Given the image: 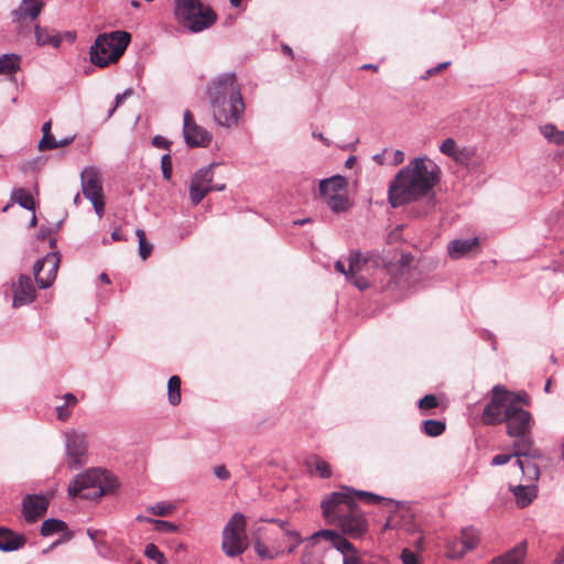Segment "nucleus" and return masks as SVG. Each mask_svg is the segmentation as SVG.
Returning <instances> with one entry per match:
<instances>
[{"instance_id":"53","label":"nucleus","mask_w":564,"mask_h":564,"mask_svg":"<svg viewBox=\"0 0 564 564\" xmlns=\"http://www.w3.org/2000/svg\"><path fill=\"white\" fill-rule=\"evenodd\" d=\"M449 64H451L449 62H444V63H441V64H438L437 66H435L433 68H430L426 72V77H432V76L438 74L443 69L447 68L449 66Z\"/></svg>"},{"instance_id":"34","label":"nucleus","mask_w":564,"mask_h":564,"mask_svg":"<svg viewBox=\"0 0 564 564\" xmlns=\"http://www.w3.org/2000/svg\"><path fill=\"white\" fill-rule=\"evenodd\" d=\"M167 397L169 402L172 405H178L181 403V378L178 376H172L167 381Z\"/></svg>"},{"instance_id":"18","label":"nucleus","mask_w":564,"mask_h":564,"mask_svg":"<svg viewBox=\"0 0 564 564\" xmlns=\"http://www.w3.org/2000/svg\"><path fill=\"white\" fill-rule=\"evenodd\" d=\"M279 525L280 530L272 534L273 543H281L285 547V553H292L300 545L302 539L297 531L292 530L288 523L281 520H271Z\"/></svg>"},{"instance_id":"47","label":"nucleus","mask_w":564,"mask_h":564,"mask_svg":"<svg viewBox=\"0 0 564 564\" xmlns=\"http://www.w3.org/2000/svg\"><path fill=\"white\" fill-rule=\"evenodd\" d=\"M419 409L421 411H427L438 405V400L434 394H426L419 401Z\"/></svg>"},{"instance_id":"12","label":"nucleus","mask_w":564,"mask_h":564,"mask_svg":"<svg viewBox=\"0 0 564 564\" xmlns=\"http://www.w3.org/2000/svg\"><path fill=\"white\" fill-rule=\"evenodd\" d=\"M313 542L323 539L329 541L332 545L343 554V564H362L361 557L355 545L336 530H319L310 538Z\"/></svg>"},{"instance_id":"39","label":"nucleus","mask_w":564,"mask_h":564,"mask_svg":"<svg viewBox=\"0 0 564 564\" xmlns=\"http://www.w3.org/2000/svg\"><path fill=\"white\" fill-rule=\"evenodd\" d=\"M543 135L555 144L564 143V131L558 130L554 124H545L542 128Z\"/></svg>"},{"instance_id":"42","label":"nucleus","mask_w":564,"mask_h":564,"mask_svg":"<svg viewBox=\"0 0 564 564\" xmlns=\"http://www.w3.org/2000/svg\"><path fill=\"white\" fill-rule=\"evenodd\" d=\"M135 235L139 240V253L143 260H147L152 252V245L147 241L145 232L143 229H137Z\"/></svg>"},{"instance_id":"35","label":"nucleus","mask_w":564,"mask_h":564,"mask_svg":"<svg viewBox=\"0 0 564 564\" xmlns=\"http://www.w3.org/2000/svg\"><path fill=\"white\" fill-rule=\"evenodd\" d=\"M67 531V524L58 519H47L41 525V534L43 536H50L57 532Z\"/></svg>"},{"instance_id":"38","label":"nucleus","mask_w":564,"mask_h":564,"mask_svg":"<svg viewBox=\"0 0 564 564\" xmlns=\"http://www.w3.org/2000/svg\"><path fill=\"white\" fill-rule=\"evenodd\" d=\"M446 425L442 421L426 420L423 422V431L427 436L436 437L444 433Z\"/></svg>"},{"instance_id":"49","label":"nucleus","mask_w":564,"mask_h":564,"mask_svg":"<svg viewBox=\"0 0 564 564\" xmlns=\"http://www.w3.org/2000/svg\"><path fill=\"white\" fill-rule=\"evenodd\" d=\"M403 564H420L417 555L409 549H404L401 554Z\"/></svg>"},{"instance_id":"31","label":"nucleus","mask_w":564,"mask_h":564,"mask_svg":"<svg viewBox=\"0 0 564 564\" xmlns=\"http://www.w3.org/2000/svg\"><path fill=\"white\" fill-rule=\"evenodd\" d=\"M510 489L517 499L518 506L521 508L529 506L536 496L534 486L519 485Z\"/></svg>"},{"instance_id":"24","label":"nucleus","mask_w":564,"mask_h":564,"mask_svg":"<svg viewBox=\"0 0 564 564\" xmlns=\"http://www.w3.org/2000/svg\"><path fill=\"white\" fill-rule=\"evenodd\" d=\"M479 245L478 238L457 239L448 243L447 251L451 258L459 259L469 254V252Z\"/></svg>"},{"instance_id":"19","label":"nucleus","mask_w":564,"mask_h":564,"mask_svg":"<svg viewBox=\"0 0 564 564\" xmlns=\"http://www.w3.org/2000/svg\"><path fill=\"white\" fill-rule=\"evenodd\" d=\"M87 447L88 444L85 434L78 432L67 434V455L73 465L79 466L84 464L83 457L87 452Z\"/></svg>"},{"instance_id":"59","label":"nucleus","mask_w":564,"mask_h":564,"mask_svg":"<svg viewBox=\"0 0 564 564\" xmlns=\"http://www.w3.org/2000/svg\"><path fill=\"white\" fill-rule=\"evenodd\" d=\"M356 162H357L356 156H349L345 162V166L348 169H351L356 164Z\"/></svg>"},{"instance_id":"23","label":"nucleus","mask_w":564,"mask_h":564,"mask_svg":"<svg viewBox=\"0 0 564 564\" xmlns=\"http://www.w3.org/2000/svg\"><path fill=\"white\" fill-rule=\"evenodd\" d=\"M26 543L23 534H17L12 530L0 527V550L11 552L21 549Z\"/></svg>"},{"instance_id":"30","label":"nucleus","mask_w":564,"mask_h":564,"mask_svg":"<svg viewBox=\"0 0 564 564\" xmlns=\"http://www.w3.org/2000/svg\"><path fill=\"white\" fill-rule=\"evenodd\" d=\"M413 259L414 258L411 253H402L397 264L387 263L381 268V270H386L387 273L391 274L393 278L403 275L409 272Z\"/></svg>"},{"instance_id":"58","label":"nucleus","mask_w":564,"mask_h":564,"mask_svg":"<svg viewBox=\"0 0 564 564\" xmlns=\"http://www.w3.org/2000/svg\"><path fill=\"white\" fill-rule=\"evenodd\" d=\"M313 137L318 139L319 141H322L326 147H329L330 145V141L329 139H327L326 137H324L323 133H317V132H313Z\"/></svg>"},{"instance_id":"14","label":"nucleus","mask_w":564,"mask_h":564,"mask_svg":"<svg viewBox=\"0 0 564 564\" xmlns=\"http://www.w3.org/2000/svg\"><path fill=\"white\" fill-rule=\"evenodd\" d=\"M59 262L61 256L56 251L47 253L35 262L33 273L39 288L46 289L52 285L57 275Z\"/></svg>"},{"instance_id":"27","label":"nucleus","mask_w":564,"mask_h":564,"mask_svg":"<svg viewBox=\"0 0 564 564\" xmlns=\"http://www.w3.org/2000/svg\"><path fill=\"white\" fill-rule=\"evenodd\" d=\"M35 40L36 44L40 46L52 45L54 47H58L62 43V37L55 31H52L47 28H42L40 25H35Z\"/></svg>"},{"instance_id":"44","label":"nucleus","mask_w":564,"mask_h":564,"mask_svg":"<svg viewBox=\"0 0 564 564\" xmlns=\"http://www.w3.org/2000/svg\"><path fill=\"white\" fill-rule=\"evenodd\" d=\"M144 554L154 561H156L158 564H163L165 562V557L163 553L158 549L156 545L149 543L145 546Z\"/></svg>"},{"instance_id":"16","label":"nucleus","mask_w":564,"mask_h":564,"mask_svg":"<svg viewBox=\"0 0 564 564\" xmlns=\"http://www.w3.org/2000/svg\"><path fill=\"white\" fill-rule=\"evenodd\" d=\"M48 499L41 495H28L22 501V514L26 522L33 523L42 518L48 508Z\"/></svg>"},{"instance_id":"41","label":"nucleus","mask_w":564,"mask_h":564,"mask_svg":"<svg viewBox=\"0 0 564 564\" xmlns=\"http://www.w3.org/2000/svg\"><path fill=\"white\" fill-rule=\"evenodd\" d=\"M466 553V547L462 544L460 539L448 541L446 545V555L451 558H460Z\"/></svg>"},{"instance_id":"63","label":"nucleus","mask_w":564,"mask_h":564,"mask_svg":"<svg viewBox=\"0 0 564 564\" xmlns=\"http://www.w3.org/2000/svg\"><path fill=\"white\" fill-rule=\"evenodd\" d=\"M311 219L310 218H305V219H299V220H295L294 221V225H304V224H307L310 223Z\"/></svg>"},{"instance_id":"11","label":"nucleus","mask_w":564,"mask_h":564,"mask_svg":"<svg viewBox=\"0 0 564 564\" xmlns=\"http://www.w3.org/2000/svg\"><path fill=\"white\" fill-rule=\"evenodd\" d=\"M84 196L89 199L97 215L101 218L105 212V196L101 175L96 167H85L80 174Z\"/></svg>"},{"instance_id":"3","label":"nucleus","mask_w":564,"mask_h":564,"mask_svg":"<svg viewBox=\"0 0 564 564\" xmlns=\"http://www.w3.org/2000/svg\"><path fill=\"white\" fill-rule=\"evenodd\" d=\"M440 167L427 158H415L401 169L388 191L389 202L399 207L426 196L440 181Z\"/></svg>"},{"instance_id":"61","label":"nucleus","mask_w":564,"mask_h":564,"mask_svg":"<svg viewBox=\"0 0 564 564\" xmlns=\"http://www.w3.org/2000/svg\"><path fill=\"white\" fill-rule=\"evenodd\" d=\"M361 69H369L372 72H378V66L375 64H365L361 66Z\"/></svg>"},{"instance_id":"26","label":"nucleus","mask_w":564,"mask_h":564,"mask_svg":"<svg viewBox=\"0 0 564 564\" xmlns=\"http://www.w3.org/2000/svg\"><path fill=\"white\" fill-rule=\"evenodd\" d=\"M305 466L311 474H316L321 478H330L333 475L329 464L316 455L310 456L305 460Z\"/></svg>"},{"instance_id":"60","label":"nucleus","mask_w":564,"mask_h":564,"mask_svg":"<svg viewBox=\"0 0 564 564\" xmlns=\"http://www.w3.org/2000/svg\"><path fill=\"white\" fill-rule=\"evenodd\" d=\"M402 228L398 227L394 231L389 235V240L398 239Z\"/></svg>"},{"instance_id":"15","label":"nucleus","mask_w":564,"mask_h":564,"mask_svg":"<svg viewBox=\"0 0 564 564\" xmlns=\"http://www.w3.org/2000/svg\"><path fill=\"white\" fill-rule=\"evenodd\" d=\"M184 138L189 147H207L212 141V134L195 123L189 110L184 112Z\"/></svg>"},{"instance_id":"33","label":"nucleus","mask_w":564,"mask_h":564,"mask_svg":"<svg viewBox=\"0 0 564 564\" xmlns=\"http://www.w3.org/2000/svg\"><path fill=\"white\" fill-rule=\"evenodd\" d=\"M21 58L17 54H4L0 56V74L11 75L20 69Z\"/></svg>"},{"instance_id":"48","label":"nucleus","mask_w":564,"mask_h":564,"mask_svg":"<svg viewBox=\"0 0 564 564\" xmlns=\"http://www.w3.org/2000/svg\"><path fill=\"white\" fill-rule=\"evenodd\" d=\"M162 174L165 180L172 177V158L170 154H164L161 159Z\"/></svg>"},{"instance_id":"43","label":"nucleus","mask_w":564,"mask_h":564,"mask_svg":"<svg viewBox=\"0 0 564 564\" xmlns=\"http://www.w3.org/2000/svg\"><path fill=\"white\" fill-rule=\"evenodd\" d=\"M475 156V152L469 148H458L452 159L462 165H468Z\"/></svg>"},{"instance_id":"62","label":"nucleus","mask_w":564,"mask_h":564,"mask_svg":"<svg viewBox=\"0 0 564 564\" xmlns=\"http://www.w3.org/2000/svg\"><path fill=\"white\" fill-rule=\"evenodd\" d=\"M99 279H100L104 283H106V284H109V283H110V279H109V276H108V274H107V273H101V274H100V276H99Z\"/></svg>"},{"instance_id":"50","label":"nucleus","mask_w":564,"mask_h":564,"mask_svg":"<svg viewBox=\"0 0 564 564\" xmlns=\"http://www.w3.org/2000/svg\"><path fill=\"white\" fill-rule=\"evenodd\" d=\"M214 475L221 480H227L230 478V473L225 465H218L214 467Z\"/></svg>"},{"instance_id":"6","label":"nucleus","mask_w":564,"mask_h":564,"mask_svg":"<svg viewBox=\"0 0 564 564\" xmlns=\"http://www.w3.org/2000/svg\"><path fill=\"white\" fill-rule=\"evenodd\" d=\"M130 40L131 35L126 31L100 34L90 47L91 62L100 67L117 62L127 50Z\"/></svg>"},{"instance_id":"54","label":"nucleus","mask_w":564,"mask_h":564,"mask_svg":"<svg viewBox=\"0 0 564 564\" xmlns=\"http://www.w3.org/2000/svg\"><path fill=\"white\" fill-rule=\"evenodd\" d=\"M131 94V90L128 89L126 90L123 94H120V95H117L116 97V104L115 106L111 108L110 112H109V116H111L116 109L121 105V102Z\"/></svg>"},{"instance_id":"20","label":"nucleus","mask_w":564,"mask_h":564,"mask_svg":"<svg viewBox=\"0 0 564 564\" xmlns=\"http://www.w3.org/2000/svg\"><path fill=\"white\" fill-rule=\"evenodd\" d=\"M45 3L42 0H22L18 9L12 11V20L22 24L26 21H34L41 14Z\"/></svg>"},{"instance_id":"5","label":"nucleus","mask_w":564,"mask_h":564,"mask_svg":"<svg viewBox=\"0 0 564 564\" xmlns=\"http://www.w3.org/2000/svg\"><path fill=\"white\" fill-rule=\"evenodd\" d=\"M176 22L186 30L197 33L215 24L216 12L200 0H174Z\"/></svg>"},{"instance_id":"2","label":"nucleus","mask_w":564,"mask_h":564,"mask_svg":"<svg viewBox=\"0 0 564 564\" xmlns=\"http://www.w3.org/2000/svg\"><path fill=\"white\" fill-rule=\"evenodd\" d=\"M529 404L530 397L527 392H513L497 384L491 390V398L482 411L481 421L486 425L505 422L510 437L529 436L534 424L532 414L523 409V405Z\"/></svg>"},{"instance_id":"29","label":"nucleus","mask_w":564,"mask_h":564,"mask_svg":"<svg viewBox=\"0 0 564 564\" xmlns=\"http://www.w3.org/2000/svg\"><path fill=\"white\" fill-rule=\"evenodd\" d=\"M373 161L379 165L397 166L404 160V153L401 150L384 149L380 153L373 155Z\"/></svg>"},{"instance_id":"22","label":"nucleus","mask_w":564,"mask_h":564,"mask_svg":"<svg viewBox=\"0 0 564 564\" xmlns=\"http://www.w3.org/2000/svg\"><path fill=\"white\" fill-rule=\"evenodd\" d=\"M254 550L262 560H274L285 553L284 545L273 543L271 536L267 540H257Z\"/></svg>"},{"instance_id":"57","label":"nucleus","mask_w":564,"mask_h":564,"mask_svg":"<svg viewBox=\"0 0 564 564\" xmlns=\"http://www.w3.org/2000/svg\"><path fill=\"white\" fill-rule=\"evenodd\" d=\"M111 239L113 241H123L126 240V238L122 236L121 234V229L120 227L116 228L112 232H111Z\"/></svg>"},{"instance_id":"4","label":"nucleus","mask_w":564,"mask_h":564,"mask_svg":"<svg viewBox=\"0 0 564 564\" xmlns=\"http://www.w3.org/2000/svg\"><path fill=\"white\" fill-rule=\"evenodd\" d=\"M214 120L223 127L237 126L245 111L241 87L234 73L221 74L207 86Z\"/></svg>"},{"instance_id":"32","label":"nucleus","mask_w":564,"mask_h":564,"mask_svg":"<svg viewBox=\"0 0 564 564\" xmlns=\"http://www.w3.org/2000/svg\"><path fill=\"white\" fill-rule=\"evenodd\" d=\"M525 554V545L521 543L507 554L494 560L492 564H521Z\"/></svg>"},{"instance_id":"7","label":"nucleus","mask_w":564,"mask_h":564,"mask_svg":"<svg viewBox=\"0 0 564 564\" xmlns=\"http://www.w3.org/2000/svg\"><path fill=\"white\" fill-rule=\"evenodd\" d=\"M116 481L108 478V475L99 469H89L78 475L68 486V495L88 500H97L104 495L112 491Z\"/></svg>"},{"instance_id":"45","label":"nucleus","mask_w":564,"mask_h":564,"mask_svg":"<svg viewBox=\"0 0 564 564\" xmlns=\"http://www.w3.org/2000/svg\"><path fill=\"white\" fill-rule=\"evenodd\" d=\"M174 510V506L166 503H158L148 508V511L158 517L170 516Z\"/></svg>"},{"instance_id":"37","label":"nucleus","mask_w":564,"mask_h":564,"mask_svg":"<svg viewBox=\"0 0 564 564\" xmlns=\"http://www.w3.org/2000/svg\"><path fill=\"white\" fill-rule=\"evenodd\" d=\"M14 200L25 209L34 210L35 202L33 196L25 189L20 188L13 193Z\"/></svg>"},{"instance_id":"25","label":"nucleus","mask_w":564,"mask_h":564,"mask_svg":"<svg viewBox=\"0 0 564 564\" xmlns=\"http://www.w3.org/2000/svg\"><path fill=\"white\" fill-rule=\"evenodd\" d=\"M519 441L514 442V452H513V456L517 457V459L519 458H525V457H541L542 454L540 452V449L535 448L533 446V443L531 441V438H529L528 436H523V437H518Z\"/></svg>"},{"instance_id":"10","label":"nucleus","mask_w":564,"mask_h":564,"mask_svg":"<svg viewBox=\"0 0 564 564\" xmlns=\"http://www.w3.org/2000/svg\"><path fill=\"white\" fill-rule=\"evenodd\" d=\"M246 518L240 513H235L223 532V550L229 556L241 554L246 547Z\"/></svg>"},{"instance_id":"1","label":"nucleus","mask_w":564,"mask_h":564,"mask_svg":"<svg viewBox=\"0 0 564 564\" xmlns=\"http://www.w3.org/2000/svg\"><path fill=\"white\" fill-rule=\"evenodd\" d=\"M356 499L368 505H392L393 500L372 492L344 487L343 491L327 496L321 505L325 521L337 527L340 534L351 539H360L368 531V521L356 502Z\"/></svg>"},{"instance_id":"64","label":"nucleus","mask_w":564,"mask_h":564,"mask_svg":"<svg viewBox=\"0 0 564 564\" xmlns=\"http://www.w3.org/2000/svg\"><path fill=\"white\" fill-rule=\"evenodd\" d=\"M232 7H239L242 0H229Z\"/></svg>"},{"instance_id":"40","label":"nucleus","mask_w":564,"mask_h":564,"mask_svg":"<svg viewBox=\"0 0 564 564\" xmlns=\"http://www.w3.org/2000/svg\"><path fill=\"white\" fill-rule=\"evenodd\" d=\"M137 520L138 521H148L150 523H153L154 524V529L156 531H159V532L173 533V532L177 531V527L174 523L169 522V521L153 520V519L145 518V517H142V516H138Z\"/></svg>"},{"instance_id":"21","label":"nucleus","mask_w":564,"mask_h":564,"mask_svg":"<svg viewBox=\"0 0 564 564\" xmlns=\"http://www.w3.org/2000/svg\"><path fill=\"white\" fill-rule=\"evenodd\" d=\"M52 122L46 121L43 123L42 132L43 137L39 142V150L40 151H46V150H54L58 148H63L72 143L75 139L74 135L67 137L65 139H62L57 141L54 135L51 132Z\"/></svg>"},{"instance_id":"13","label":"nucleus","mask_w":564,"mask_h":564,"mask_svg":"<svg viewBox=\"0 0 564 564\" xmlns=\"http://www.w3.org/2000/svg\"><path fill=\"white\" fill-rule=\"evenodd\" d=\"M214 164L208 167L198 170L192 181L189 186V198L193 205H198L204 197L210 193L212 191H224L225 185H213L214 178Z\"/></svg>"},{"instance_id":"56","label":"nucleus","mask_w":564,"mask_h":564,"mask_svg":"<svg viewBox=\"0 0 564 564\" xmlns=\"http://www.w3.org/2000/svg\"><path fill=\"white\" fill-rule=\"evenodd\" d=\"M64 400L65 404L68 406H75L77 403V398L73 393H66Z\"/></svg>"},{"instance_id":"8","label":"nucleus","mask_w":564,"mask_h":564,"mask_svg":"<svg viewBox=\"0 0 564 564\" xmlns=\"http://www.w3.org/2000/svg\"><path fill=\"white\" fill-rule=\"evenodd\" d=\"M349 265L346 270L345 264L341 261L335 263V269L339 273L346 275V278L359 290H366L371 284L370 270L379 268V258H361L360 253L351 252L349 256Z\"/></svg>"},{"instance_id":"28","label":"nucleus","mask_w":564,"mask_h":564,"mask_svg":"<svg viewBox=\"0 0 564 564\" xmlns=\"http://www.w3.org/2000/svg\"><path fill=\"white\" fill-rule=\"evenodd\" d=\"M540 457H525V458H519L517 459V464L519 468L521 469L523 477L528 481H535L540 477V468L536 463V459Z\"/></svg>"},{"instance_id":"55","label":"nucleus","mask_w":564,"mask_h":564,"mask_svg":"<svg viewBox=\"0 0 564 564\" xmlns=\"http://www.w3.org/2000/svg\"><path fill=\"white\" fill-rule=\"evenodd\" d=\"M153 144L159 148H167L170 142L166 141L163 137L156 135L153 138Z\"/></svg>"},{"instance_id":"46","label":"nucleus","mask_w":564,"mask_h":564,"mask_svg":"<svg viewBox=\"0 0 564 564\" xmlns=\"http://www.w3.org/2000/svg\"><path fill=\"white\" fill-rule=\"evenodd\" d=\"M458 147L456 141L453 138L445 139L440 145V151L449 158H452L457 151Z\"/></svg>"},{"instance_id":"9","label":"nucleus","mask_w":564,"mask_h":564,"mask_svg":"<svg viewBox=\"0 0 564 564\" xmlns=\"http://www.w3.org/2000/svg\"><path fill=\"white\" fill-rule=\"evenodd\" d=\"M347 185L346 178L340 175L332 176L319 183L321 196L334 213H344L350 207Z\"/></svg>"},{"instance_id":"17","label":"nucleus","mask_w":564,"mask_h":564,"mask_svg":"<svg viewBox=\"0 0 564 564\" xmlns=\"http://www.w3.org/2000/svg\"><path fill=\"white\" fill-rule=\"evenodd\" d=\"M13 307H21L32 303L36 297V290L29 275L21 274L12 284Z\"/></svg>"},{"instance_id":"36","label":"nucleus","mask_w":564,"mask_h":564,"mask_svg":"<svg viewBox=\"0 0 564 564\" xmlns=\"http://www.w3.org/2000/svg\"><path fill=\"white\" fill-rule=\"evenodd\" d=\"M459 539L464 547H466V552H468L477 546L479 542V533L473 528H466L462 530Z\"/></svg>"},{"instance_id":"52","label":"nucleus","mask_w":564,"mask_h":564,"mask_svg":"<svg viewBox=\"0 0 564 564\" xmlns=\"http://www.w3.org/2000/svg\"><path fill=\"white\" fill-rule=\"evenodd\" d=\"M68 408H69V406H68V405H66V404L58 405V406L56 408V412H57V417H58V420H61V421H66V420H68V419H69V416H70V414H72V413H70V411L68 410Z\"/></svg>"},{"instance_id":"51","label":"nucleus","mask_w":564,"mask_h":564,"mask_svg":"<svg viewBox=\"0 0 564 564\" xmlns=\"http://www.w3.org/2000/svg\"><path fill=\"white\" fill-rule=\"evenodd\" d=\"M512 454H499L494 456L491 464L495 466L505 465L510 462Z\"/></svg>"}]
</instances>
